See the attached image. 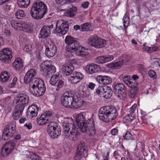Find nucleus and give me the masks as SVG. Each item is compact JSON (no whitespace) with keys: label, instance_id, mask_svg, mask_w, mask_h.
I'll return each instance as SVG.
<instances>
[{"label":"nucleus","instance_id":"a18cd8bd","mask_svg":"<svg viewBox=\"0 0 160 160\" xmlns=\"http://www.w3.org/2000/svg\"><path fill=\"white\" fill-rule=\"evenodd\" d=\"M123 138L127 140H132L133 138L132 137V135L129 132H127L125 135H123Z\"/></svg>","mask_w":160,"mask_h":160},{"label":"nucleus","instance_id":"e433bc0d","mask_svg":"<svg viewBox=\"0 0 160 160\" xmlns=\"http://www.w3.org/2000/svg\"><path fill=\"white\" fill-rule=\"evenodd\" d=\"M123 64L122 61H118L111 64L110 66L112 68L116 69L120 68Z\"/></svg>","mask_w":160,"mask_h":160},{"label":"nucleus","instance_id":"58836bf2","mask_svg":"<svg viewBox=\"0 0 160 160\" xmlns=\"http://www.w3.org/2000/svg\"><path fill=\"white\" fill-rule=\"evenodd\" d=\"M90 26V25L88 22L84 23L81 25L80 30L82 31H88Z\"/></svg>","mask_w":160,"mask_h":160},{"label":"nucleus","instance_id":"052dcab7","mask_svg":"<svg viewBox=\"0 0 160 160\" xmlns=\"http://www.w3.org/2000/svg\"><path fill=\"white\" fill-rule=\"evenodd\" d=\"M118 132V130L117 128H114L111 131V133L112 135H116L117 134Z\"/></svg>","mask_w":160,"mask_h":160},{"label":"nucleus","instance_id":"9d476101","mask_svg":"<svg viewBox=\"0 0 160 160\" xmlns=\"http://www.w3.org/2000/svg\"><path fill=\"white\" fill-rule=\"evenodd\" d=\"M50 77L51 78L49 80L50 83L55 87L56 91H54V92L58 93V91L63 87L64 82L60 79L59 76L57 75H53L52 76H51Z\"/></svg>","mask_w":160,"mask_h":160},{"label":"nucleus","instance_id":"2f4dec72","mask_svg":"<svg viewBox=\"0 0 160 160\" xmlns=\"http://www.w3.org/2000/svg\"><path fill=\"white\" fill-rule=\"evenodd\" d=\"M122 21L123 26L125 28H126L128 26L130 22L129 14L127 12L124 14Z\"/></svg>","mask_w":160,"mask_h":160},{"label":"nucleus","instance_id":"5fc2aeb1","mask_svg":"<svg viewBox=\"0 0 160 160\" xmlns=\"http://www.w3.org/2000/svg\"><path fill=\"white\" fill-rule=\"evenodd\" d=\"M23 24L22 23L20 22H18L17 25L16 26V28H15V29L21 31L22 29V27Z\"/></svg>","mask_w":160,"mask_h":160},{"label":"nucleus","instance_id":"4c0bfd02","mask_svg":"<svg viewBox=\"0 0 160 160\" xmlns=\"http://www.w3.org/2000/svg\"><path fill=\"white\" fill-rule=\"evenodd\" d=\"M135 119V117L133 115H130L128 114L126 116L123 118V121L126 122H131Z\"/></svg>","mask_w":160,"mask_h":160},{"label":"nucleus","instance_id":"4468645a","mask_svg":"<svg viewBox=\"0 0 160 160\" xmlns=\"http://www.w3.org/2000/svg\"><path fill=\"white\" fill-rule=\"evenodd\" d=\"M73 94L69 91L65 92L61 98L62 104L66 108H70L72 100Z\"/></svg>","mask_w":160,"mask_h":160},{"label":"nucleus","instance_id":"bb28decb","mask_svg":"<svg viewBox=\"0 0 160 160\" xmlns=\"http://www.w3.org/2000/svg\"><path fill=\"white\" fill-rule=\"evenodd\" d=\"M69 7V10L65 12L64 13V15L65 16L72 18L76 14L77 8L76 7L72 6L71 5H70Z\"/></svg>","mask_w":160,"mask_h":160},{"label":"nucleus","instance_id":"864d4df0","mask_svg":"<svg viewBox=\"0 0 160 160\" xmlns=\"http://www.w3.org/2000/svg\"><path fill=\"white\" fill-rule=\"evenodd\" d=\"M137 106V104H134L130 108L129 112L131 115H132L136 109Z\"/></svg>","mask_w":160,"mask_h":160},{"label":"nucleus","instance_id":"6e6552de","mask_svg":"<svg viewBox=\"0 0 160 160\" xmlns=\"http://www.w3.org/2000/svg\"><path fill=\"white\" fill-rule=\"evenodd\" d=\"M68 30V23L62 19L57 21L56 25L55 31L57 33L65 35Z\"/></svg>","mask_w":160,"mask_h":160},{"label":"nucleus","instance_id":"13d9d810","mask_svg":"<svg viewBox=\"0 0 160 160\" xmlns=\"http://www.w3.org/2000/svg\"><path fill=\"white\" fill-rule=\"evenodd\" d=\"M89 4V2H85L82 3L81 6L84 9H86L88 7Z\"/></svg>","mask_w":160,"mask_h":160},{"label":"nucleus","instance_id":"680f3d73","mask_svg":"<svg viewBox=\"0 0 160 160\" xmlns=\"http://www.w3.org/2000/svg\"><path fill=\"white\" fill-rule=\"evenodd\" d=\"M109 152H107L106 153H105L103 155L102 159V160H108L109 155Z\"/></svg>","mask_w":160,"mask_h":160},{"label":"nucleus","instance_id":"09e8293b","mask_svg":"<svg viewBox=\"0 0 160 160\" xmlns=\"http://www.w3.org/2000/svg\"><path fill=\"white\" fill-rule=\"evenodd\" d=\"M97 81L100 84H103L104 80V76L98 75L96 78Z\"/></svg>","mask_w":160,"mask_h":160},{"label":"nucleus","instance_id":"412c9836","mask_svg":"<svg viewBox=\"0 0 160 160\" xmlns=\"http://www.w3.org/2000/svg\"><path fill=\"white\" fill-rule=\"evenodd\" d=\"M15 101L17 104L20 103L25 105L28 103L29 98L25 94L21 93L16 97Z\"/></svg>","mask_w":160,"mask_h":160},{"label":"nucleus","instance_id":"7c9ffc66","mask_svg":"<svg viewBox=\"0 0 160 160\" xmlns=\"http://www.w3.org/2000/svg\"><path fill=\"white\" fill-rule=\"evenodd\" d=\"M114 90L116 92H123L125 90V87L122 83H118L114 85Z\"/></svg>","mask_w":160,"mask_h":160},{"label":"nucleus","instance_id":"f257e3e1","mask_svg":"<svg viewBox=\"0 0 160 160\" xmlns=\"http://www.w3.org/2000/svg\"><path fill=\"white\" fill-rule=\"evenodd\" d=\"M37 72L35 69H29L24 78V82L29 84V90L32 95L37 97L42 95L46 91L43 81L40 78H36Z\"/></svg>","mask_w":160,"mask_h":160},{"label":"nucleus","instance_id":"3c124183","mask_svg":"<svg viewBox=\"0 0 160 160\" xmlns=\"http://www.w3.org/2000/svg\"><path fill=\"white\" fill-rule=\"evenodd\" d=\"M25 107V105L20 104V103H18V104L16 106L15 108L18 110L19 111L23 112V109Z\"/></svg>","mask_w":160,"mask_h":160},{"label":"nucleus","instance_id":"423d86ee","mask_svg":"<svg viewBox=\"0 0 160 160\" xmlns=\"http://www.w3.org/2000/svg\"><path fill=\"white\" fill-rule=\"evenodd\" d=\"M46 5L42 2H37L33 4L31 10L32 17L34 19L42 18L47 12Z\"/></svg>","mask_w":160,"mask_h":160},{"label":"nucleus","instance_id":"39448f33","mask_svg":"<svg viewBox=\"0 0 160 160\" xmlns=\"http://www.w3.org/2000/svg\"><path fill=\"white\" fill-rule=\"evenodd\" d=\"M98 115L101 120L108 122L115 119L118 115V112L114 106H107L100 109Z\"/></svg>","mask_w":160,"mask_h":160},{"label":"nucleus","instance_id":"338daca9","mask_svg":"<svg viewBox=\"0 0 160 160\" xmlns=\"http://www.w3.org/2000/svg\"><path fill=\"white\" fill-rule=\"evenodd\" d=\"M21 138V136L20 134L16 135L14 136V139L16 140H19Z\"/></svg>","mask_w":160,"mask_h":160},{"label":"nucleus","instance_id":"e2e57ef3","mask_svg":"<svg viewBox=\"0 0 160 160\" xmlns=\"http://www.w3.org/2000/svg\"><path fill=\"white\" fill-rule=\"evenodd\" d=\"M95 85V84L92 82H89L88 85V87L91 90H93Z\"/></svg>","mask_w":160,"mask_h":160},{"label":"nucleus","instance_id":"f03ea898","mask_svg":"<svg viewBox=\"0 0 160 160\" xmlns=\"http://www.w3.org/2000/svg\"><path fill=\"white\" fill-rule=\"evenodd\" d=\"M53 118L52 113L49 111H47L39 118H37V122L39 125H43L48 123L47 128V132L52 138L55 139L60 135L61 129L57 123L52 121Z\"/></svg>","mask_w":160,"mask_h":160},{"label":"nucleus","instance_id":"a19ab883","mask_svg":"<svg viewBox=\"0 0 160 160\" xmlns=\"http://www.w3.org/2000/svg\"><path fill=\"white\" fill-rule=\"evenodd\" d=\"M30 158L32 160H40V157L33 152H30Z\"/></svg>","mask_w":160,"mask_h":160},{"label":"nucleus","instance_id":"f3484780","mask_svg":"<svg viewBox=\"0 0 160 160\" xmlns=\"http://www.w3.org/2000/svg\"><path fill=\"white\" fill-rule=\"evenodd\" d=\"M53 28V24L49 26H44L40 30L39 38L44 39L47 38L51 34L50 29Z\"/></svg>","mask_w":160,"mask_h":160},{"label":"nucleus","instance_id":"4d7b16f0","mask_svg":"<svg viewBox=\"0 0 160 160\" xmlns=\"http://www.w3.org/2000/svg\"><path fill=\"white\" fill-rule=\"evenodd\" d=\"M23 50L24 51L26 52H28L31 50V45H26L24 48H23Z\"/></svg>","mask_w":160,"mask_h":160},{"label":"nucleus","instance_id":"c03bdc74","mask_svg":"<svg viewBox=\"0 0 160 160\" xmlns=\"http://www.w3.org/2000/svg\"><path fill=\"white\" fill-rule=\"evenodd\" d=\"M104 90V85L99 86L96 89V92L99 96H102V93Z\"/></svg>","mask_w":160,"mask_h":160},{"label":"nucleus","instance_id":"1a4fd4ad","mask_svg":"<svg viewBox=\"0 0 160 160\" xmlns=\"http://www.w3.org/2000/svg\"><path fill=\"white\" fill-rule=\"evenodd\" d=\"M88 40V42L91 45L97 48H103L106 44L105 40L98 36H92Z\"/></svg>","mask_w":160,"mask_h":160},{"label":"nucleus","instance_id":"cd10ccee","mask_svg":"<svg viewBox=\"0 0 160 160\" xmlns=\"http://www.w3.org/2000/svg\"><path fill=\"white\" fill-rule=\"evenodd\" d=\"M12 64L15 69L19 70L23 67V62L21 58H18L15 60Z\"/></svg>","mask_w":160,"mask_h":160},{"label":"nucleus","instance_id":"6e6d98bb","mask_svg":"<svg viewBox=\"0 0 160 160\" xmlns=\"http://www.w3.org/2000/svg\"><path fill=\"white\" fill-rule=\"evenodd\" d=\"M76 51V53L77 55H78L79 56H84L85 55H86V52H85L84 51H82L81 50H77Z\"/></svg>","mask_w":160,"mask_h":160},{"label":"nucleus","instance_id":"f704fd0d","mask_svg":"<svg viewBox=\"0 0 160 160\" xmlns=\"http://www.w3.org/2000/svg\"><path fill=\"white\" fill-rule=\"evenodd\" d=\"M33 28L28 25H25L23 24L21 31L27 33H31L33 32Z\"/></svg>","mask_w":160,"mask_h":160},{"label":"nucleus","instance_id":"37998d69","mask_svg":"<svg viewBox=\"0 0 160 160\" xmlns=\"http://www.w3.org/2000/svg\"><path fill=\"white\" fill-rule=\"evenodd\" d=\"M112 82V78L108 76H104V80L103 84H110Z\"/></svg>","mask_w":160,"mask_h":160},{"label":"nucleus","instance_id":"bf43d9fd","mask_svg":"<svg viewBox=\"0 0 160 160\" xmlns=\"http://www.w3.org/2000/svg\"><path fill=\"white\" fill-rule=\"evenodd\" d=\"M18 21H16L14 20H12L11 21V24L13 28L15 29V28H16V26L17 25V24L18 23Z\"/></svg>","mask_w":160,"mask_h":160},{"label":"nucleus","instance_id":"de8ad7c7","mask_svg":"<svg viewBox=\"0 0 160 160\" xmlns=\"http://www.w3.org/2000/svg\"><path fill=\"white\" fill-rule=\"evenodd\" d=\"M158 50V48L156 46L152 47H148V49L147 52L148 53H151L153 52L157 51Z\"/></svg>","mask_w":160,"mask_h":160},{"label":"nucleus","instance_id":"f8f14e48","mask_svg":"<svg viewBox=\"0 0 160 160\" xmlns=\"http://www.w3.org/2000/svg\"><path fill=\"white\" fill-rule=\"evenodd\" d=\"M45 54L48 57H53L57 52L56 47L51 40H47L45 42Z\"/></svg>","mask_w":160,"mask_h":160},{"label":"nucleus","instance_id":"393cba45","mask_svg":"<svg viewBox=\"0 0 160 160\" xmlns=\"http://www.w3.org/2000/svg\"><path fill=\"white\" fill-rule=\"evenodd\" d=\"M62 71L63 74L66 75H68L72 74L74 68L72 65H63L62 68Z\"/></svg>","mask_w":160,"mask_h":160},{"label":"nucleus","instance_id":"603ef678","mask_svg":"<svg viewBox=\"0 0 160 160\" xmlns=\"http://www.w3.org/2000/svg\"><path fill=\"white\" fill-rule=\"evenodd\" d=\"M104 56V62L106 63V62H108L109 61H110L112 60H113L114 58V57L112 55H108L106 56Z\"/></svg>","mask_w":160,"mask_h":160},{"label":"nucleus","instance_id":"c85d7f7f","mask_svg":"<svg viewBox=\"0 0 160 160\" xmlns=\"http://www.w3.org/2000/svg\"><path fill=\"white\" fill-rule=\"evenodd\" d=\"M81 94L85 97H88L90 95V90L84 85H80L78 87Z\"/></svg>","mask_w":160,"mask_h":160},{"label":"nucleus","instance_id":"49530a36","mask_svg":"<svg viewBox=\"0 0 160 160\" xmlns=\"http://www.w3.org/2000/svg\"><path fill=\"white\" fill-rule=\"evenodd\" d=\"M148 76L151 78H152L153 79H156L157 78V76L155 72L152 70H150L148 72Z\"/></svg>","mask_w":160,"mask_h":160},{"label":"nucleus","instance_id":"774afa93","mask_svg":"<svg viewBox=\"0 0 160 160\" xmlns=\"http://www.w3.org/2000/svg\"><path fill=\"white\" fill-rule=\"evenodd\" d=\"M4 33L7 36H9L10 35V32L9 30L5 29L4 31Z\"/></svg>","mask_w":160,"mask_h":160},{"label":"nucleus","instance_id":"69168bd1","mask_svg":"<svg viewBox=\"0 0 160 160\" xmlns=\"http://www.w3.org/2000/svg\"><path fill=\"white\" fill-rule=\"evenodd\" d=\"M24 126L26 127H27V128L29 129H31L32 127L31 124L30 123H28V124L27 123H26L24 124Z\"/></svg>","mask_w":160,"mask_h":160},{"label":"nucleus","instance_id":"473e14b6","mask_svg":"<svg viewBox=\"0 0 160 160\" xmlns=\"http://www.w3.org/2000/svg\"><path fill=\"white\" fill-rule=\"evenodd\" d=\"M30 0H18V4L21 8H26L29 5Z\"/></svg>","mask_w":160,"mask_h":160},{"label":"nucleus","instance_id":"c756f323","mask_svg":"<svg viewBox=\"0 0 160 160\" xmlns=\"http://www.w3.org/2000/svg\"><path fill=\"white\" fill-rule=\"evenodd\" d=\"M10 78V74L7 71L2 72L0 76L1 81L3 82L7 81Z\"/></svg>","mask_w":160,"mask_h":160},{"label":"nucleus","instance_id":"ea45409f","mask_svg":"<svg viewBox=\"0 0 160 160\" xmlns=\"http://www.w3.org/2000/svg\"><path fill=\"white\" fill-rule=\"evenodd\" d=\"M15 16L18 19H21L24 16V13L23 11L21 10L18 11L15 13Z\"/></svg>","mask_w":160,"mask_h":160},{"label":"nucleus","instance_id":"2eb2a0df","mask_svg":"<svg viewBox=\"0 0 160 160\" xmlns=\"http://www.w3.org/2000/svg\"><path fill=\"white\" fill-rule=\"evenodd\" d=\"M16 144L12 141L9 142L5 143L2 148L1 155L4 157H6L15 148Z\"/></svg>","mask_w":160,"mask_h":160},{"label":"nucleus","instance_id":"a878e982","mask_svg":"<svg viewBox=\"0 0 160 160\" xmlns=\"http://www.w3.org/2000/svg\"><path fill=\"white\" fill-rule=\"evenodd\" d=\"M112 94V91L109 86L104 85V90L102 93V97L106 99L111 97Z\"/></svg>","mask_w":160,"mask_h":160},{"label":"nucleus","instance_id":"aec40b11","mask_svg":"<svg viewBox=\"0 0 160 160\" xmlns=\"http://www.w3.org/2000/svg\"><path fill=\"white\" fill-rule=\"evenodd\" d=\"M73 98L70 108H77L86 104L84 100H81L80 98L74 94Z\"/></svg>","mask_w":160,"mask_h":160},{"label":"nucleus","instance_id":"c9c22d12","mask_svg":"<svg viewBox=\"0 0 160 160\" xmlns=\"http://www.w3.org/2000/svg\"><path fill=\"white\" fill-rule=\"evenodd\" d=\"M22 112L19 111L15 108L13 111L12 117L14 119H18L22 115Z\"/></svg>","mask_w":160,"mask_h":160},{"label":"nucleus","instance_id":"7ed1b4c3","mask_svg":"<svg viewBox=\"0 0 160 160\" xmlns=\"http://www.w3.org/2000/svg\"><path fill=\"white\" fill-rule=\"evenodd\" d=\"M75 120L78 127L82 132H88L90 136H93L95 134L96 130L93 118L88 119L86 122L84 115L81 113L77 115Z\"/></svg>","mask_w":160,"mask_h":160},{"label":"nucleus","instance_id":"0eeeda50","mask_svg":"<svg viewBox=\"0 0 160 160\" xmlns=\"http://www.w3.org/2000/svg\"><path fill=\"white\" fill-rule=\"evenodd\" d=\"M65 42L68 44L66 48L68 52H73L79 50L80 46L78 42L76 40L72 37L68 36L66 37Z\"/></svg>","mask_w":160,"mask_h":160},{"label":"nucleus","instance_id":"a211bd4d","mask_svg":"<svg viewBox=\"0 0 160 160\" xmlns=\"http://www.w3.org/2000/svg\"><path fill=\"white\" fill-rule=\"evenodd\" d=\"M56 72V68L54 66L51 64L47 65L43 69V75L46 79H48Z\"/></svg>","mask_w":160,"mask_h":160},{"label":"nucleus","instance_id":"ddd939ff","mask_svg":"<svg viewBox=\"0 0 160 160\" xmlns=\"http://www.w3.org/2000/svg\"><path fill=\"white\" fill-rule=\"evenodd\" d=\"M12 51L9 48L2 49L0 51V60L5 63H9L12 58Z\"/></svg>","mask_w":160,"mask_h":160},{"label":"nucleus","instance_id":"72a5a7b5","mask_svg":"<svg viewBox=\"0 0 160 160\" xmlns=\"http://www.w3.org/2000/svg\"><path fill=\"white\" fill-rule=\"evenodd\" d=\"M131 80L130 76L129 75L126 76L123 78V82L128 87H131L132 85L134 84V82H132Z\"/></svg>","mask_w":160,"mask_h":160},{"label":"nucleus","instance_id":"4be33fe9","mask_svg":"<svg viewBox=\"0 0 160 160\" xmlns=\"http://www.w3.org/2000/svg\"><path fill=\"white\" fill-rule=\"evenodd\" d=\"M38 108L37 105L29 106L27 110V114L29 118L36 117L38 114Z\"/></svg>","mask_w":160,"mask_h":160},{"label":"nucleus","instance_id":"20e7f679","mask_svg":"<svg viewBox=\"0 0 160 160\" xmlns=\"http://www.w3.org/2000/svg\"><path fill=\"white\" fill-rule=\"evenodd\" d=\"M62 126L64 135L66 138L72 141L77 139L80 134L79 129L71 119H66L63 122Z\"/></svg>","mask_w":160,"mask_h":160},{"label":"nucleus","instance_id":"0e129e2a","mask_svg":"<svg viewBox=\"0 0 160 160\" xmlns=\"http://www.w3.org/2000/svg\"><path fill=\"white\" fill-rule=\"evenodd\" d=\"M10 0H0V5H2L7 2Z\"/></svg>","mask_w":160,"mask_h":160},{"label":"nucleus","instance_id":"8fccbe9b","mask_svg":"<svg viewBox=\"0 0 160 160\" xmlns=\"http://www.w3.org/2000/svg\"><path fill=\"white\" fill-rule=\"evenodd\" d=\"M18 80V78L16 77L13 78L11 82L10 83L9 86L10 88H12L13 87L16 85Z\"/></svg>","mask_w":160,"mask_h":160},{"label":"nucleus","instance_id":"9b49d317","mask_svg":"<svg viewBox=\"0 0 160 160\" xmlns=\"http://www.w3.org/2000/svg\"><path fill=\"white\" fill-rule=\"evenodd\" d=\"M16 126L13 123L7 125L4 128L2 134V139L4 140H8L11 138L15 132Z\"/></svg>","mask_w":160,"mask_h":160},{"label":"nucleus","instance_id":"b1692460","mask_svg":"<svg viewBox=\"0 0 160 160\" xmlns=\"http://www.w3.org/2000/svg\"><path fill=\"white\" fill-rule=\"evenodd\" d=\"M137 82H134V84L132 85L131 87H129L130 88L128 93V96L131 98H133L136 96L138 91V88Z\"/></svg>","mask_w":160,"mask_h":160},{"label":"nucleus","instance_id":"6ab92c4d","mask_svg":"<svg viewBox=\"0 0 160 160\" xmlns=\"http://www.w3.org/2000/svg\"><path fill=\"white\" fill-rule=\"evenodd\" d=\"M83 75L80 72H74L68 78V80L72 84H76L82 79Z\"/></svg>","mask_w":160,"mask_h":160},{"label":"nucleus","instance_id":"dca6fc26","mask_svg":"<svg viewBox=\"0 0 160 160\" xmlns=\"http://www.w3.org/2000/svg\"><path fill=\"white\" fill-rule=\"evenodd\" d=\"M87 147L84 143H80L78 146L76 155L74 157L75 160H79L82 158L87 155Z\"/></svg>","mask_w":160,"mask_h":160},{"label":"nucleus","instance_id":"5701e85b","mask_svg":"<svg viewBox=\"0 0 160 160\" xmlns=\"http://www.w3.org/2000/svg\"><path fill=\"white\" fill-rule=\"evenodd\" d=\"M98 65L94 63H90L87 65L85 67V70L87 73L92 74L96 72L98 70Z\"/></svg>","mask_w":160,"mask_h":160},{"label":"nucleus","instance_id":"79ce46f5","mask_svg":"<svg viewBox=\"0 0 160 160\" xmlns=\"http://www.w3.org/2000/svg\"><path fill=\"white\" fill-rule=\"evenodd\" d=\"M104 59V56H100L96 58L95 62L98 64L105 63Z\"/></svg>","mask_w":160,"mask_h":160}]
</instances>
